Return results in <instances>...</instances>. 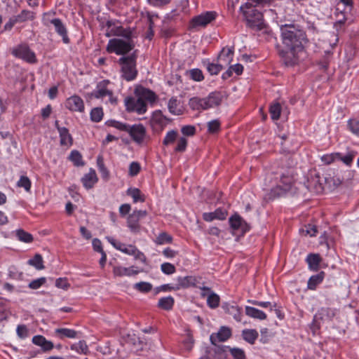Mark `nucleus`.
Here are the masks:
<instances>
[{
  "mask_svg": "<svg viewBox=\"0 0 359 359\" xmlns=\"http://www.w3.org/2000/svg\"><path fill=\"white\" fill-rule=\"evenodd\" d=\"M233 48H224L220 54L219 55L218 60L219 61H223L226 65L231 63L233 60Z\"/></svg>",
  "mask_w": 359,
  "mask_h": 359,
  "instance_id": "obj_33",
  "label": "nucleus"
},
{
  "mask_svg": "<svg viewBox=\"0 0 359 359\" xmlns=\"http://www.w3.org/2000/svg\"><path fill=\"white\" fill-rule=\"evenodd\" d=\"M55 126L60 134V144L62 146L69 147L72 144L73 139L72 135L69 134L67 128L65 127L58 126V121H55Z\"/></svg>",
  "mask_w": 359,
  "mask_h": 359,
  "instance_id": "obj_22",
  "label": "nucleus"
},
{
  "mask_svg": "<svg viewBox=\"0 0 359 359\" xmlns=\"http://www.w3.org/2000/svg\"><path fill=\"white\" fill-rule=\"evenodd\" d=\"M32 342L36 346L41 347L43 351H49L54 347L53 344L47 340L42 335H36L32 338Z\"/></svg>",
  "mask_w": 359,
  "mask_h": 359,
  "instance_id": "obj_25",
  "label": "nucleus"
},
{
  "mask_svg": "<svg viewBox=\"0 0 359 359\" xmlns=\"http://www.w3.org/2000/svg\"><path fill=\"white\" fill-rule=\"evenodd\" d=\"M50 22L54 26L55 32L62 36L65 43H69V39L67 36V30L66 27L59 18H54L50 20Z\"/></svg>",
  "mask_w": 359,
  "mask_h": 359,
  "instance_id": "obj_18",
  "label": "nucleus"
},
{
  "mask_svg": "<svg viewBox=\"0 0 359 359\" xmlns=\"http://www.w3.org/2000/svg\"><path fill=\"white\" fill-rule=\"evenodd\" d=\"M247 25L249 27L260 31L265 27L263 14L256 9H252L245 13Z\"/></svg>",
  "mask_w": 359,
  "mask_h": 359,
  "instance_id": "obj_8",
  "label": "nucleus"
},
{
  "mask_svg": "<svg viewBox=\"0 0 359 359\" xmlns=\"http://www.w3.org/2000/svg\"><path fill=\"white\" fill-rule=\"evenodd\" d=\"M46 282L45 277H41L35 280H33L29 283V287L33 290L39 288L41 285H44Z\"/></svg>",
  "mask_w": 359,
  "mask_h": 359,
  "instance_id": "obj_62",
  "label": "nucleus"
},
{
  "mask_svg": "<svg viewBox=\"0 0 359 359\" xmlns=\"http://www.w3.org/2000/svg\"><path fill=\"white\" fill-rule=\"evenodd\" d=\"M161 269L166 275L172 274L176 271L175 266L169 262L163 263L161 266Z\"/></svg>",
  "mask_w": 359,
  "mask_h": 359,
  "instance_id": "obj_57",
  "label": "nucleus"
},
{
  "mask_svg": "<svg viewBox=\"0 0 359 359\" xmlns=\"http://www.w3.org/2000/svg\"><path fill=\"white\" fill-rule=\"evenodd\" d=\"M220 302L219 296L215 293H210L207 298V305L211 309H216L219 306Z\"/></svg>",
  "mask_w": 359,
  "mask_h": 359,
  "instance_id": "obj_45",
  "label": "nucleus"
},
{
  "mask_svg": "<svg viewBox=\"0 0 359 359\" xmlns=\"http://www.w3.org/2000/svg\"><path fill=\"white\" fill-rule=\"evenodd\" d=\"M198 278L193 276H179L177 278V286L179 287V290L180 288H187L189 287H198L197 283Z\"/></svg>",
  "mask_w": 359,
  "mask_h": 359,
  "instance_id": "obj_20",
  "label": "nucleus"
},
{
  "mask_svg": "<svg viewBox=\"0 0 359 359\" xmlns=\"http://www.w3.org/2000/svg\"><path fill=\"white\" fill-rule=\"evenodd\" d=\"M196 128L192 125H186L182 127L181 133L185 136H194L196 134Z\"/></svg>",
  "mask_w": 359,
  "mask_h": 359,
  "instance_id": "obj_60",
  "label": "nucleus"
},
{
  "mask_svg": "<svg viewBox=\"0 0 359 359\" xmlns=\"http://www.w3.org/2000/svg\"><path fill=\"white\" fill-rule=\"evenodd\" d=\"M128 132L135 141L140 142L143 140L145 131L142 126L135 125L130 126Z\"/></svg>",
  "mask_w": 359,
  "mask_h": 359,
  "instance_id": "obj_26",
  "label": "nucleus"
},
{
  "mask_svg": "<svg viewBox=\"0 0 359 359\" xmlns=\"http://www.w3.org/2000/svg\"><path fill=\"white\" fill-rule=\"evenodd\" d=\"M302 32L294 25L285 24L280 27L281 44L277 46L278 54L286 66L299 62V53L304 49Z\"/></svg>",
  "mask_w": 359,
  "mask_h": 359,
  "instance_id": "obj_1",
  "label": "nucleus"
},
{
  "mask_svg": "<svg viewBox=\"0 0 359 359\" xmlns=\"http://www.w3.org/2000/svg\"><path fill=\"white\" fill-rule=\"evenodd\" d=\"M172 236L166 232L158 233V245L169 244L172 242Z\"/></svg>",
  "mask_w": 359,
  "mask_h": 359,
  "instance_id": "obj_55",
  "label": "nucleus"
},
{
  "mask_svg": "<svg viewBox=\"0 0 359 359\" xmlns=\"http://www.w3.org/2000/svg\"><path fill=\"white\" fill-rule=\"evenodd\" d=\"M126 342L130 345H132L136 351L142 348V341L140 340V338L137 337L134 333L128 334L126 338Z\"/></svg>",
  "mask_w": 359,
  "mask_h": 359,
  "instance_id": "obj_39",
  "label": "nucleus"
},
{
  "mask_svg": "<svg viewBox=\"0 0 359 359\" xmlns=\"http://www.w3.org/2000/svg\"><path fill=\"white\" fill-rule=\"evenodd\" d=\"M187 146V140L181 137L178 139L176 147L175 148V151L176 152H183L186 150Z\"/></svg>",
  "mask_w": 359,
  "mask_h": 359,
  "instance_id": "obj_58",
  "label": "nucleus"
},
{
  "mask_svg": "<svg viewBox=\"0 0 359 359\" xmlns=\"http://www.w3.org/2000/svg\"><path fill=\"white\" fill-rule=\"evenodd\" d=\"M55 332L60 339L63 337L74 339L77 337V332L75 330L68 328H57Z\"/></svg>",
  "mask_w": 359,
  "mask_h": 359,
  "instance_id": "obj_37",
  "label": "nucleus"
},
{
  "mask_svg": "<svg viewBox=\"0 0 359 359\" xmlns=\"http://www.w3.org/2000/svg\"><path fill=\"white\" fill-rule=\"evenodd\" d=\"M229 352L233 359H246L245 351L242 348L229 347Z\"/></svg>",
  "mask_w": 359,
  "mask_h": 359,
  "instance_id": "obj_53",
  "label": "nucleus"
},
{
  "mask_svg": "<svg viewBox=\"0 0 359 359\" xmlns=\"http://www.w3.org/2000/svg\"><path fill=\"white\" fill-rule=\"evenodd\" d=\"M14 17L18 23H21L27 20H34L35 18V13L28 10H22L20 14Z\"/></svg>",
  "mask_w": 359,
  "mask_h": 359,
  "instance_id": "obj_36",
  "label": "nucleus"
},
{
  "mask_svg": "<svg viewBox=\"0 0 359 359\" xmlns=\"http://www.w3.org/2000/svg\"><path fill=\"white\" fill-rule=\"evenodd\" d=\"M222 308L225 313L232 316L236 321L240 322L241 320V309L238 306L225 303L223 304Z\"/></svg>",
  "mask_w": 359,
  "mask_h": 359,
  "instance_id": "obj_24",
  "label": "nucleus"
},
{
  "mask_svg": "<svg viewBox=\"0 0 359 359\" xmlns=\"http://www.w3.org/2000/svg\"><path fill=\"white\" fill-rule=\"evenodd\" d=\"M109 81H102L97 83L96 90L93 93V95L97 99L104 98V97H109V101L112 104H115L116 103V98L113 96V93L111 90L107 88V85L109 84Z\"/></svg>",
  "mask_w": 359,
  "mask_h": 359,
  "instance_id": "obj_10",
  "label": "nucleus"
},
{
  "mask_svg": "<svg viewBox=\"0 0 359 359\" xmlns=\"http://www.w3.org/2000/svg\"><path fill=\"white\" fill-rule=\"evenodd\" d=\"M229 224L233 230L241 229L243 231L245 232L249 229L246 222L244 221L243 218L237 214L232 215L229 218Z\"/></svg>",
  "mask_w": 359,
  "mask_h": 359,
  "instance_id": "obj_21",
  "label": "nucleus"
},
{
  "mask_svg": "<svg viewBox=\"0 0 359 359\" xmlns=\"http://www.w3.org/2000/svg\"><path fill=\"white\" fill-rule=\"evenodd\" d=\"M27 263L29 265L35 267L37 270L44 269L43 258L39 254H36L32 259L28 260Z\"/></svg>",
  "mask_w": 359,
  "mask_h": 359,
  "instance_id": "obj_41",
  "label": "nucleus"
},
{
  "mask_svg": "<svg viewBox=\"0 0 359 359\" xmlns=\"http://www.w3.org/2000/svg\"><path fill=\"white\" fill-rule=\"evenodd\" d=\"M220 122L218 120H212L208 123V130L210 133H215L219 130Z\"/></svg>",
  "mask_w": 359,
  "mask_h": 359,
  "instance_id": "obj_63",
  "label": "nucleus"
},
{
  "mask_svg": "<svg viewBox=\"0 0 359 359\" xmlns=\"http://www.w3.org/2000/svg\"><path fill=\"white\" fill-rule=\"evenodd\" d=\"M144 271V268L132 266L130 267H124L121 266H114L113 273L115 276H132L138 274Z\"/></svg>",
  "mask_w": 359,
  "mask_h": 359,
  "instance_id": "obj_14",
  "label": "nucleus"
},
{
  "mask_svg": "<svg viewBox=\"0 0 359 359\" xmlns=\"http://www.w3.org/2000/svg\"><path fill=\"white\" fill-rule=\"evenodd\" d=\"M16 235L20 241L25 243H31L33 241V236L28 232L25 231L22 229L18 230Z\"/></svg>",
  "mask_w": 359,
  "mask_h": 359,
  "instance_id": "obj_49",
  "label": "nucleus"
},
{
  "mask_svg": "<svg viewBox=\"0 0 359 359\" xmlns=\"http://www.w3.org/2000/svg\"><path fill=\"white\" fill-rule=\"evenodd\" d=\"M295 184L296 179L294 169L290 168L285 170L280 175L279 184L272 188L269 193V199L272 200L284 195L287 192L292 191Z\"/></svg>",
  "mask_w": 359,
  "mask_h": 359,
  "instance_id": "obj_3",
  "label": "nucleus"
},
{
  "mask_svg": "<svg viewBox=\"0 0 359 359\" xmlns=\"http://www.w3.org/2000/svg\"><path fill=\"white\" fill-rule=\"evenodd\" d=\"M223 69L221 64L208 63L207 69L211 75L218 74Z\"/></svg>",
  "mask_w": 359,
  "mask_h": 359,
  "instance_id": "obj_56",
  "label": "nucleus"
},
{
  "mask_svg": "<svg viewBox=\"0 0 359 359\" xmlns=\"http://www.w3.org/2000/svg\"><path fill=\"white\" fill-rule=\"evenodd\" d=\"M177 137V132L175 130L168 131L163 139V144L164 145H169L173 144Z\"/></svg>",
  "mask_w": 359,
  "mask_h": 359,
  "instance_id": "obj_50",
  "label": "nucleus"
},
{
  "mask_svg": "<svg viewBox=\"0 0 359 359\" xmlns=\"http://www.w3.org/2000/svg\"><path fill=\"white\" fill-rule=\"evenodd\" d=\"M11 53L15 57L28 63L34 64L37 61L35 53L25 44H21L13 48Z\"/></svg>",
  "mask_w": 359,
  "mask_h": 359,
  "instance_id": "obj_9",
  "label": "nucleus"
},
{
  "mask_svg": "<svg viewBox=\"0 0 359 359\" xmlns=\"http://www.w3.org/2000/svg\"><path fill=\"white\" fill-rule=\"evenodd\" d=\"M127 194L133 198L134 203L144 201V195H142L140 189L137 188L128 189L127 191Z\"/></svg>",
  "mask_w": 359,
  "mask_h": 359,
  "instance_id": "obj_42",
  "label": "nucleus"
},
{
  "mask_svg": "<svg viewBox=\"0 0 359 359\" xmlns=\"http://www.w3.org/2000/svg\"><path fill=\"white\" fill-rule=\"evenodd\" d=\"M134 287L142 292H148L151 290L152 286L149 283L140 282L135 283Z\"/></svg>",
  "mask_w": 359,
  "mask_h": 359,
  "instance_id": "obj_61",
  "label": "nucleus"
},
{
  "mask_svg": "<svg viewBox=\"0 0 359 359\" xmlns=\"http://www.w3.org/2000/svg\"><path fill=\"white\" fill-rule=\"evenodd\" d=\"M136 59L135 50L131 55L123 56L118 60V63L121 67L122 77L126 81L134 80L137 76Z\"/></svg>",
  "mask_w": 359,
  "mask_h": 359,
  "instance_id": "obj_5",
  "label": "nucleus"
},
{
  "mask_svg": "<svg viewBox=\"0 0 359 359\" xmlns=\"http://www.w3.org/2000/svg\"><path fill=\"white\" fill-rule=\"evenodd\" d=\"M269 112L273 120H278L281 112V106L278 102L272 104L269 107Z\"/></svg>",
  "mask_w": 359,
  "mask_h": 359,
  "instance_id": "obj_47",
  "label": "nucleus"
},
{
  "mask_svg": "<svg viewBox=\"0 0 359 359\" xmlns=\"http://www.w3.org/2000/svg\"><path fill=\"white\" fill-rule=\"evenodd\" d=\"M97 165L102 178L105 181H107L109 179V172L104 165V158L102 155H99L97 158Z\"/></svg>",
  "mask_w": 359,
  "mask_h": 359,
  "instance_id": "obj_35",
  "label": "nucleus"
},
{
  "mask_svg": "<svg viewBox=\"0 0 359 359\" xmlns=\"http://www.w3.org/2000/svg\"><path fill=\"white\" fill-rule=\"evenodd\" d=\"M147 215L145 210H134L128 217V226L133 232L138 231L140 229L139 220Z\"/></svg>",
  "mask_w": 359,
  "mask_h": 359,
  "instance_id": "obj_15",
  "label": "nucleus"
},
{
  "mask_svg": "<svg viewBox=\"0 0 359 359\" xmlns=\"http://www.w3.org/2000/svg\"><path fill=\"white\" fill-rule=\"evenodd\" d=\"M338 313V310L334 308L322 307L314 315V321L331 322Z\"/></svg>",
  "mask_w": 359,
  "mask_h": 359,
  "instance_id": "obj_12",
  "label": "nucleus"
},
{
  "mask_svg": "<svg viewBox=\"0 0 359 359\" xmlns=\"http://www.w3.org/2000/svg\"><path fill=\"white\" fill-rule=\"evenodd\" d=\"M69 159L74 163L75 166H82L84 162L82 159V155L76 150H73L69 156Z\"/></svg>",
  "mask_w": 359,
  "mask_h": 359,
  "instance_id": "obj_43",
  "label": "nucleus"
},
{
  "mask_svg": "<svg viewBox=\"0 0 359 359\" xmlns=\"http://www.w3.org/2000/svg\"><path fill=\"white\" fill-rule=\"evenodd\" d=\"M174 302V299L171 296L161 297L158 299V307L169 311L172 309Z\"/></svg>",
  "mask_w": 359,
  "mask_h": 359,
  "instance_id": "obj_40",
  "label": "nucleus"
},
{
  "mask_svg": "<svg viewBox=\"0 0 359 359\" xmlns=\"http://www.w3.org/2000/svg\"><path fill=\"white\" fill-rule=\"evenodd\" d=\"M222 93L219 91L210 93L206 97H203L206 109H208L219 106L222 102Z\"/></svg>",
  "mask_w": 359,
  "mask_h": 359,
  "instance_id": "obj_17",
  "label": "nucleus"
},
{
  "mask_svg": "<svg viewBox=\"0 0 359 359\" xmlns=\"http://www.w3.org/2000/svg\"><path fill=\"white\" fill-rule=\"evenodd\" d=\"M189 105L194 111L207 110L204 98L192 97L189 101Z\"/></svg>",
  "mask_w": 359,
  "mask_h": 359,
  "instance_id": "obj_31",
  "label": "nucleus"
},
{
  "mask_svg": "<svg viewBox=\"0 0 359 359\" xmlns=\"http://www.w3.org/2000/svg\"><path fill=\"white\" fill-rule=\"evenodd\" d=\"M356 154H357L356 151H351L344 155H343L340 153H337L335 154V156L337 157L338 159L341 161L344 164L350 166L352 164L353 161Z\"/></svg>",
  "mask_w": 359,
  "mask_h": 359,
  "instance_id": "obj_38",
  "label": "nucleus"
},
{
  "mask_svg": "<svg viewBox=\"0 0 359 359\" xmlns=\"http://www.w3.org/2000/svg\"><path fill=\"white\" fill-rule=\"evenodd\" d=\"M155 100L154 92L142 86H137L133 95L126 97L124 102L128 111L143 114L147 111V105L154 104Z\"/></svg>",
  "mask_w": 359,
  "mask_h": 359,
  "instance_id": "obj_2",
  "label": "nucleus"
},
{
  "mask_svg": "<svg viewBox=\"0 0 359 359\" xmlns=\"http://www.w3.org/2000/svg\"><path fill=\"white\" fill-rule=\"evenodd\" d=\"M71 349L84 355H87L88 353V347L85 341H79L78 343L72 344Z\"/></svg>",
  "mask_w": 359,
  "mask_h": 359,
  "instance_id": "obj_44",
  "label": "nucleus"
},
{
  "mask_svg": "<svg viewBox=\"0 0 359 359\" xmlns=\"http://www.w3.org/2000/svg\"><path fill=\"white\" fill-rule=\"evenodd\" d=\"M331 179L327 177H321L319 173H310L304 186L306 189L314 194H319L323 192L325 184H330Z\"/></svg>",
  "mask_w": 359,
  "mask_h": 359,
  "instance_id": "obj_6",
  "label": "nucleus"
},
{
  "mask_svg": "<svg viewBox=\"0 0 359 359\" xmlns=\"http://www.w3.org/2000/svg\"><path fill=\"white\" fill-rule=\"evenodd\" d=\"M348 129L354 135H359V120L350 118L347 122Z\"/></svg>",
  "mask_w": 359,
  "mask_h": 359,
  "instance_id": "obj_48",
  "label": "nucleus"
},
{
  "mask_svg": "<svg viewBox=\"0 0 359 359\" xmlns=\"http://www.w3.org/2000/svg\"><path fill=\"white\" fill-rule=\"evenodd\" d=\"M217 15V14L215 11H206L193 18L191 24L193 27H205L213 21Z\"/></svg>",
  "mask_w": 359,
  "mask_h": 359,
  "instance_id": "obj_11",
  "label": "nucleus"
},
{
  "mask_svg": "<svg viewBox=\"0 0 359 359\" xmlns=\"http://www.w3.org/2000/svg\"><path fill=\"white\" fill-rule=\"evenodd\" d=\"M98 179L95 170L90 169L88 173L84 175L81 178L83 187L86 189H90L97 183Z\"/></svg>",
  "mask_w": 359,
  "mask_h": 359,
  "instance_id": "obj_23",
  "label": "nucleus"
},
{
  "mask_svg": "<svg viewBox=\"0 0 359 359\" xmlns=\"http://www.w3.org/2000/svg\"><path fill=\"white\" fill-rule=\"evenodd\" d=\"M309 268L312 271H318L321 262V257L319 254H309L306 259Z\"/></svg>",
  "mask_w": 359,
  "mask_h": 359,
  "instance_id": "obj_28",
  "label": "nucleus"
},
{
  "mask_svg": "<svg viewBox=\"0 0 359 359\" xmlns=\"http://www.w3.org/2000/svg\"><path fill=\"white\" fill-rule=\"evenodd\" d=\"M155 17L157 18V15H155ZM154 18V15H151V14L147 13V22L149 25V30L147 33L146 38L148 39L149 40H151L154 35V20L153 19Z\"/></svg>",
  "mask_w": 359,
  "mask_h": 359,
  "instance_id": "obj_46",
  "label": "nucleus"
},
{
  "mask_svg": "<svg viewBox=\"0 0 359 359\" xmlns=\"http://www.w3.org/2000/svg\"><path fill=\"white\" fill-rule=\"evenodd\" d=\"M141 167L139 163L134 161L129 165L128 175L130 177L136 176L140 171Z\"/></svg>",
  "mask_w": 359,
  "mask_h": 359,
  "instance_id": "obj_59",
  "label": "nucleus"
},
{
  "mask_svg": "<svg viewBox=\"0 0 359 359\" xmlns=\"http://www.w3.org/2000/svg\"><path fill=\"white\" fill-rule=\"evenodd\" d=\"M228 215L226 210L219 208L214 212H205L203 215V219L206 222H212L214 219L224 220Z\"/></svg>",
  "mask_w": 359,
  "mask_h": 359,
  "instance_id": "obj_19",
  "label": "nucleus"
},
{
  "mask_svg": "<svg viewBox=\"0 0 359 359\" xmlns=\"http://www.w3.org/2000/svg\"><path fill=\"white\" fill-rule=\"evenodd\" d=\"M325 273L324 271H320L316 275L312 276L308 280L307 287L309 290H314L316 289L318 285L321 283L325 278Z\"/></svg>",
  "mask_w": 359,
  "mask_h": 359,
  "instance_id": "obj_29",
  "label": "nucleus"
},
{
  "mask_svg": "<svg viewBox=\"0 0 359 359\" xmlns=\"http://www.w3.org/2000/svg\"><path fill=\"white\" fill-rule=\"evenodd\" d=\"M213 349L215 355L211 359H226L227 358L226 352L229 351V346H219L216 344Z\"/></svg>",
  "mask_w": 359,
  "mask_h": 359,
  "instance_id": "obj_34",
  "label": "nucleus"
},
{
  "mask_svg": "<svg viewBox=\"0 0 359 359\" xmlns=\"http://www.w3.org/2000/svg\"><path fill=\"white\" fill-rule=\"evenodd\" d=\"M66 107L72 111L83 112L84 111V103L83 100L77 95L69 97L65 102Z\"/></svg>",
  "mask_w": 359,
  "mask_h": 359,
  "instance_id": "obj_16",
  "label": "nucleus"
},
{
  "mask_svg": "<svg viewBox=\"0 0 359 359\" xmlns=\"http://www.w3.org/2000/svg\"><path fill=\"white\" fill-rule=\"evenodd\" d=\"M245 314L252 318L259 319V320H265L266 318V314L255 307L246 306H245Z\"/></svg>",
  "mask_w": 359,
  "mask_h": 359,
  "instance_id": "obj_30",
  "label": "nucleus"
},
{
  "mask_svg": "<svg viewBox=\"0 0 359 359\" xmlns=\"http://www.w3.org/2000/svg\"><path fill=\"white\" fill-rule=\"evenodd\" d=\"M248 302L253 305L258 306L262 308H269L270 311H272L273 308L276 307V304L272 305V304L270 302H260L257 300H248Z\"/></svg>",
  "mask_w": 359,
  "mask_h": 359,
  "instance_id": "obj_64",
  "label": "nucleus"
},
{
  "mask_svg": "<svg viewBox=\"0 0 359 359\" xmlns=\"http://www.w3.org/2000/svg\"><path fill=\"white\" fill-rule=\"evenodd\" d=\"M123 35L125 39L114 38L110 39L107 46V50L109 53H115L117 55H125L132 50L135 47V43L130 38V32L124 31Z\"/></svg>",
  "mask_w": 359,
  "mask_h": 359,
  "instance_id": "obj_4",
  "label": "nucleus"
},
{
  "mask_svg": "<svg viewBox=\"0 0 359 359\" xmlns=\"http://www.w3.org/2000/svg\"><path fill=\"white\" fill-rule=\"evenodd\" d=\"M231 330L226 326H222L217 332L212 333L210 336L211 344L216 346L218 342H224L231 337Z\"/></svg>",
  "mask_w": 359,
  "mask_h": 359,
  "instance_id": "obj_13",
  "label": "nucleus"
},
{
  "mask_svg": "<svg viewBox=\"0 0 359 359\" xmlns=\"http://www.w3.org/2000/svg\"><path fill=\"white\" fill-rule=\"evenodd\" d=\"M258 336L259 334L257 331L254 329H245L242 331V337L243 339L250 344H255Z\"/></svg>",
  "mask_w": 359,
  "mask_h": 359,
  "instance_id": "obj_32",
  "label": "nucleus"
},
{
  "mask_svg": "<svg viewBox=\"0 0 359 359\" xmlns=\"http://www.w3.org/2000/svg\"><path fill=\"white\" fill-rule=\"evenodd\" d=\"M169 111L174 115H182L184 113V108L180 102L176 98L172 97L168 104Z\"/></svg>",
  "mask_w": 359,
  "mask_h": 359,
  "instance_id": "obj_27",
  "label": "nucleus"
},
{
  "mask_svg": "<svg viewBox=\"0 0 359 359\" xmlns=\"http://www.w3.org/2000/svg\"><path fill=\"white\" fill-rule=\"evenodd\" d=\"M31 181L27 176H21L18 182H17V186L18 187H22L27 192L30 191L31 189Z\"/></svg>",
  "mask_w": 359,
  "mask_h": 359,
  "instance_id": "obj_51",
  "label": "nucleus"
},
{
  "mask_svg": "<svg viewBox=\"0 0 359 359\" xmlns=\"http://www.w3.org/2000/svg\"><path fill=\"white\" fill-rule=\"evenodd\" d=\"M107 239L116 250H120L125 254L134 256L135 260L140 261L142 264L146 263V257L144 255L135 245H126L121 242H118L111 237H107Z\"/></svg>",
  "mask_w": 359,
  "mask_h": 359,
  "instance_id": "obj_7",
  "label": "nucleus"
},
{
  "mask_svg": "<svg viewBox=\"0 0 359 359\" xmlns=\"http://www.w3.org/2000/svg\"><path fill=\"white\" fill-rule=\"evenodd\" d=\"M103 111L102 108L96 107L91 110L90 118L94 122H99L102 120Z\"/></svg>",
  "mask_w": 359,
  "mask_h": 359,
  "instance_id": "obj_54",
  "label": "nucleus"
},
{
  "mask_svg": "<svg viewBox=\"0 0 359 359\" xmlns=\"http://www.w3.org/2000/svg\"><path fill=\"white\" fill-rule=\"evenodd\" d=\"M191 79L196 81H201L204 76L203 72L199 69H193L187 72Z\"/></svg>",
  "mask_w": 359,
  "mask_h": 359,
  "instance_id": "obj_52",
  "label": "nucleus"
}]
</instances>
